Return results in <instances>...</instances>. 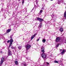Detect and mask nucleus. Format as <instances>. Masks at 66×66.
I'll return each mask as SVG.
<instances>
[{
	"label": "nucleus",
	"instance_id": "1",
	"mask_svg": "<svg viewBox=\"0 0 66 66\" xmlns=\"http://www.w3.org/2000/svg\"><path fill=\"white\" fill-rule=\"evenodd\" d=\"M42 52H43V53L42 54V56L43 58V59H45L46 57V54H45V53H44V52H45V51H44V50L45 49H44V48H43V47L42 48Z\"/></svg>",
	"mask_w": 66,
	"mask_h": 66
},
{
	"label": "nucleus",
	"instance_id": "2",
	"mask_svg": "<svg viewBox=\"0 0 66 66\" xmlns=\"http://www.w3.org/2000/svg\"><path fill=\"white\" fill-rule=\"evenodd\" d=\"M31 47V45L29 44H27L25 46L26 50H28Z\"/></svg>",
	"mask_w": 66,
	"mask_h": 66
},
{
	"label": "nucleus",
	"instance_id": "3",
	"mask_svg": "<svg viewBox=\"0 0 66 66\" xmlns=\"http://www.w3.org/2000/svg\"><path fill=\"white\" fill-rule=\"evenodd\" d=\"M37 19L38 20H39L40 22L44 21V20L43 19L39 18H37Z\"/></svg>",
	"mask_w": 66,
	"mask_h": 66
},
{
	"label": "nucleus",
	"instance_id": "4",
	"mask_svg": "<svg viewBox=\"0 0 66 66\" xmlns=\"http://www.w3.org/2000/svg\"><path fill=\"white\" fill-rule=\"evenodd\" d=\"M3 62H4V58L3 57H2L1 61V63L0 64L1 65V64L3 63Z\"/></svg>",
	"mask_w": 66,
	"mask_h": 66
},
{
	"label": "nucleus",
	"instance_id": "5",
	"mask_svg": "<svg viewBox=\"0 0 66 66\" xmlns=\"http://www.w3.org/2000/svg\"><path fill=\"white\" fill-rule=\"evenodd\" d=\"M60 39L61 38L60 37H58L56 38V42H59V41L60 40Z\"/></svg>",
	"mask_w": 66,
	"mask_h": 66
},
{
	"label": "nucleus",
	"instance_id": "6",
	"mask_svg": "<svg viewBox=\"0 0 66 66\" xmlns=\"http://www.w3.org/2000/svg\"><path fill=\"white\" fill-rule=\"evenodd\" d=\"M43 26V25H42V23H40L38 27V28L39 29H40L42 27V26Z\"/></svg>",
	"mask_w": 66,
	"mask_h": 66
},
{
	"label": "nucleus",
	"instance_id": "7",
	"mask_svg": "<svg viewBox=\"0 0 66 66\" xmlns=\"http://www.w3.org/2000/svg\"><path fill=\"white\" fill-rule=\"evenodd\" d=\"M8 54L9 55H11L12 54L11 53V51L10 50H8Z\"/></svg>",
	"mask_w": 66,
	"mask_h": 66
},
{
	"label": "nucleus",
	"instance_id": "8",
	"mask_svg": "<svg viewBox=\"0 0 66 66\" xmlns=\"http://www.w3.org/2000/svg\"><path fill=\"white\" fill-rule=\"evenodd\" d=\"M10 44H12V43H13V39H10Z\"/></svg>",
	"mask_w": 66,
	"mask_h": 66
},
{
	"label": "nucleus",
	"instance_id": "9",
	"mask_svg": "<svg viewBox=\"0 0 66 66\" xmlns=\"http://www.w3.org/2000/svg\"><path fill=\"white\" fill-rule=\"evenodd\" d=\"M59 31H60L61 32H63V27H61L60 28V29H59Z\"/></svg>",
	"mask_w": 66,
	"mask_h": 66
},
{
	"label": "nucleus",
	"instance_id": "10",
	"mask_svg": "<svg viewBox=\"0 0 66 66\" xmlns=\"http://www.w3.org/2000/svg\"><path fill=\"white\" fill-rule=\"evenodd\" d=\"M36 34H35L34 35L32 36L31 37V40H32L33 38H34V37L36 36Z\"/></svg>",
	"mask_w": 66,
	"mask_h": 66
},
{
	"label": "nucleus",
	"instance_id": "11",
	"mask_svg": "<svg viewBox=\"0 0 66 66\" xmlns=\"http://www.w3.org/2000/svg\"><path fill=\"white\" fill-rule=\"evenodd\" d=\"M11 29H7L6 31L7 32L6 33V34H7L8 33H9V32L11 31Z\"/></svg>",
	"mask_w": 66,
	"mask_h": 66
},
{
	"label": "nucleus",
	"instance_id": "12",
	"mask_svg": "<svg viewBox=\"0 0 66 66\" xmlns=\"http://www.w3.org/2000/svg\"><path fill=\"white\" fill-rule=\"evenodd\" d=\"M51 20L52 21H53V22H55V21H56V19H52Z\"/></svg>",
	"mask_w": 66,
	"mask_h": 66
},
{
	"label": "nucleus",
	"instance_id": "13",
	"mask_svg": "<svg viewBox=\"0 0 66 66\" xmlns=\"http://www.w3.org/2000/svg\"><path fill=\"white\" fill-rule=\"evenodd\" d=\"M65 50H63V51L62 52H61V54H63L65 52Z\"/></svg>",
	"mask_w": 66,
	"mask_h": 66
},
{
	"label": "nucleus",
	"instance_id": "14",
	"mask_svg": "<svg viewBox=\"0 0 66 66\" xmlns=\"http://www.w3.org/2000/svg\"><path fill=\"white\" fill-rule=\"evenodd\" d=\"M15 65H18V61H15Z\"/></svg>",
	"mask_w": 66,
	"mask_h": 66
},
{
	"label": "nucleus",
	"instance_id": "15",
	"mask_svg": "<svg viewBox=\"0 0 66 66\" xmlns=\"http://www.w3.org/2000/svg\"><path fill=\"white\" fill-rule=\"evenodd\" d=\"M64 17H65V18H66V11L64 12Z\"/></svg>",
	"mask_w": 66,
	"mask_h": 66
},
{
	"label": "nucleus",
	"instance_id": "16",
	"mask_svg": "<svg viewBox=\"0 0 66 66\" xmlns=\"http://www.w3.org/2000/svg\"><path fill=\"white\" fill-rule=\"evenodd\" d=\"M46 40L45 39H43L42 40V42L44 43H45V42H46Z\"/></svg>",
	"mask_w": 66,
	"mask_h": 66
},
{
	"label": "nucleus",
	"instance_id": "17",
	"mask_svg": "<svg viewBox=\"0 0 66 66\" xmlns=\"http://www.w3.org/2000/svg\"><path fill=\"white\" fill-rule=\"evenodd\" d=\"M42 11H43L42 10H41L40 11V12L38 14L39 15H40V14H42Z\"/></svg>",
	"mask_w": 66,
	"mask_h": 66
},
{
	"label": "nucleus",
	"instance_id": "18",
	"mask_svg": "<svg viewBox=\"0 0 66 66\" xmlns=\"http://www.w3.org/2000/svg\"><path fill=\"white\" fill-rule=\"evenodd\" d=\"M59 45H60V44H57L56 46V48H57V47H59Z\"/></svg>",
	"mask_w": 66,
	"mask_h": 66
},
{
	"label": "nucleus",
	"instance_id": "19",
	"mask_svg": "<svg viewBox=\"0 0 66 66\" xmlns=\"http://www.w3.org/2000/svg\"><path fill=\"white\" fill-rule=\"evenodd\" d=\"M18 48L19 50H21V46H19L18 47Z\"/></svg>",
	"mask_w": 66,
	"mask_h": 66
},
{
	"label": "nucleus",
	"instance_id": "20",
	"mask_svg": "<svg viewBox=\"0 0 66 66\" xmlns=\"http://www.w3.org/2000/svg\"><path fill=\"white\" fill-rule=\"evenodd\" d=\"M54 63H58V61H57L55 60L54 61Z\"/></svg>",
	"mask_w": 66,
	"mask_h": 66
},
{
	"label": "nucleus",
	"instance_id": "21",
	"mask_svg": "<svg viewBox=\"0 0 66 66\" xmlns=\"http://www.w3.org/2000/svg\"><path fill=\"white\" fill-rule=\"evenodd\" d=\"M40 38V37H39L37 40V42H38L39 40V39Z\"/></svg>",
	"mask_w": 66,
	"mask_h": 66
},
{
	"label": "nucleus",
	"instance_id": "22",
	"mask_svg": "<svg viewBox=\"0 0 66 66\" xmlns=\"http://www.w3.org/2000/svg\"><path fill=\"white\" fill-rule=\"evenodd\" d=\"M11 49H15V47H11Z\"/></svg>",
	"mask_w": 66,
	"mask_h": 66
},
{
	"label": "nucleus",
	"instance_id": "23",
	"mask_svg": "<svg viewBox=\"0 0 66 66\" xmlns=\"http://www.w3.org/2000/svg\"><path fill=\"white\" fill-rule=\"evenodd\" d=\"M10 42V40H9L7 41V43H9Z\"/></svg>",
	"mask_w": 66,
	"mask_h": 66
},
{
	"label": "nucleus",
	"instance_id": "24",
	"mask_svg": "<svg viewBox=\"0 0 66 66\" xmlns=\"http://www.w3.org/2000/svg\"><path fill=\"white\" fill-rule=\"evenodd\" d=\"M12 44H10V45H9V48H10V47H11V45H12Z\"/></svg>",
	"mask_w": 66,
	"mask_h": 66
},
{
	"label": "nucleus",
	"instance_id": "25",
	"mask_svg": "<svg viewBox=\"0 0 66 66\" xmlns=\"http://www.w3.org/2000/svg\"><path fill=\"white\" fill-rule=\"evenodd\" d=\"M10 39H12V36L10 37Z\"/></svg>",
	"mask_w": 66,
	"mask_h": 66
},
{
	"label": "nucleus",
	"instance_id": "26",
	"mask_svg": "<svg viewBox=\"0 0 66 66\" xmlns=\"http://www.w3.org/2000/svg\"><path fill=\"white\" fill-rule=\"evenodd\" d=\"M0 53H2V51H1L0 52Z\"/></svg>",
	"mask_w": 66,
	"mask_h": 66
},
{
	"label": "nucleus",
	"instance_id": "27",
	"mask_svg": "<svg viewBox=\"0 0 66 66\" xmlns=\"http://www.w3.org/2000/svg\"><path fill=\"white\" fill-rule=\"evenodd\" d=\"M24 66H27V65H26V64H24Z\"/></svg>",
	"mask_w": 66,
	"mask_h": 66
},
{
	"label": "nucleus",
	"instance_id": "28",
	"mask_svg": "<svg viewBox=\"0 0 66 66\" xmlns=\"http://www.w3.org/2000/svg\"><path fill=\"white\" fill-rule=\"evenodd\" d=\"M23 3H24V1H23L22 2V4H23Z\"/></svg>",
	"mask_w": 66,
	"mask_h": 66
},
{
	"label": "nucleus",
	"instance_id": "29",
	"mask_svg": "<svg viewBox=\"0 0 66 66\" xmlns=\"http://www.w3.org/2000/svg\"><path fill=\"white\" fill-rule=\"evenodd\" d=\"M64 42H65V43H66V40H65Z\"/></svg>",
	"mask_w": 66,
	"mask_h": 66
},
{
	"label": "nucleus",
	"instance_id": "30",
	"mask_svg": "<svg viewBox=\"0 0 66 66\" xmlns=\"http://www.w3.org/2000/svg\"><path fill=\"white\" fill-rule=\"evenodd\" d=\"M47 65H49V63L48 62H47Z\"/></svg>",
	"mask_w": 66,
	"mask_h": 66
},
{
	"label": "nucleus",
	"instance_id": "31",
	"mask_svg": "<svg viewBox=\"0 0 66 66\" xmlns=\"http://www.w3.org/2000/svg\"><path fill=\"white\" fill-rule=\"evenodd\" d=\"M42 9L43 10V9H44V8H42Z\"/></svg>",
	"mask_w": 66,
	"mask_h": 66
},
{
	"label": "nucleus",
	"instance_id": "32",
	"mask_svg": "<svg viewBox=\"0 0 66 66\" xmlns=\"http://www.w3.org/2000/svg\"><path fill=\"white\" fill-rule=\"evenodd\" d=\"M61 50V51L62 50L61 49V50Z\"/></svg>",
	"mask_w": 66,
	"mask_h": 66
},
{
	"label": "nucleus",
	"instance_id": "33",
	"mask_svg": "<svg viewBox=\"0 0 66 66\" xmlns=\"http://www.w3.org/2000/svg\"><path fill=\"white\" fill-rule=\"evenodd\" d=\"M53 0H51V1H53Z\"/></svg>",
	"mask_w": 66,
	"mask_h": 66
},
{
	"label": "nucleus",
	"instance_id": "34",
	"mask_svg": "<svg viewBox=\"0 0 66 66\" xmlns=\"http://www.w3.org/2000/svg\"><path fill=\"white\" fill-rule=\"evenodd\" d=\"M36 4H37V2H36Z\"/></svg>",
	"mask_w": 66,
	"mask_h": 66
},
{
	"label": "nucleus",
	"instance_id": "35",
	"mask_svg": "<svg viewBox=\"0 0 66 66\" xmlns=\"http://www.w3.org/2000/svg\"><path fill=\"white\" fill-rule=\"evenodd\" d=\"M53 16H54V15L53 14Z\"/></svg>",
	"mask_w": 66,
	"mask_h": 66
},
{
	"label": "nucleus",
	"instance_id": "36",
	"mask_svg": "<svg viewBox=\"0 0 66 66\" xmlns=\"http://www.w3.org/2000/svg\"><path fill=\"white\" fill-rule=\"evenodd\" d=\"M51 16L52 17H53V16Z\"/></svg>",
	"mask_w": 66,
	"mask_h": 66
},
{
	"label": "nucleus",
	"instance_id": "37",
	"mask_svg": "<svg viewBox=\"0 0 66 66\" xmlns=\"http://www.w3.org/2000/svg\"><path fill=\"white\" fill-rule=\"evenodd\" d=\"M23 0V1H24V0Z\"/></svg>",
	"mask_w": 66,
	"mask_h": 66
}]
</instances>
